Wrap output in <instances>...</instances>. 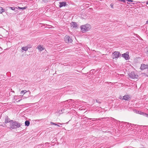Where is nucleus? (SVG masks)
Instances as JSON below:
<instances>
[{"mask_svg":"<svg viewBox=\"0 0 148 148\" xmlns=\"http://www.w3.org/2000/svg\"><path fill=\"white\" fill-rule=\"evenodd\" d=\"M88 119V118L86 117H84V119H85V121H86V120H87V119Z\"/></svg>","mask_w":148,"mask_h":148,"instance_id":"29","label":"nucleus"},{"mask_svg":"<svg viewBox=\"0 0 148 148\" xmlns=\"http://www.w3.org/2000/svg\"><path fill=\"white\" fill-rule=\"evenodd\" d=\"M12 122H13L12 120H10V119H9L8 116H7V117L5 119V123H8L9 122H10V123H12Z\"/></svg>","mask_w":148,"mask_h":148,"instance_id":"10","label":"nucleus"},{"mask_svg":"<svg viewBox=\"0 0 148 148\" xmlns=\"http://www.w3.org/2000/svg\"><path fill=\"white\" fill-rule=\"evenodd\" d=\"M4 11L5 9L0 7V14L2 13V12H4Z\"/></svg>","mask_w":148,"mask_h":148,"instance_id":"16","label":"nucleus"},{"mask_svg":"<svg viewBox=\"0 0 148 148\" xmlns=\"http://www.w3.org/2000/svg\"><path fill=\"white\" fill-rule=\"evenodd\" d=\"M128 54L129 52H127L126 53L122 54V56L124 58L125 60H128L130 58Z\"/></svg>","mask_w":148,"mask_h":148,"instance_id":"6","label":"nucleus"},{"mask_svg":"<svg viewBox=\"0 0 148 148\" xmlns=\"http://www.w3.org/2000/svg\"><path fill=\"white\" fill-rule=\"evenodd\" d=\"M58 127H60V126L59 125H58Z\"/></svg>","mask_w":148,"mask_h":148,"instance_id":"39","label":"nucleus"},{"mask_svg":"<svg viewBox=\"0 0 148 148\" xmlns=\"http://www.w3.org/2000/svg\"><path fill=\"white\" fill-rule=\"evenodd\" d=\"M88 119H89V120H91V118H88Z\"/></svg>","mask_w":148,"mask_h":148,"instance_id":"36","label":"nucleus"},{"mask_svg":"<svg viewBox=\"0 0 148 148\" xmlns=\"http://www.w3.org/2000/svg\"><path fill=\"white\" fill-rule=\"evenodd\" d=\"M125 123H127V125H134V126H136V125H134V124H132L131 123H129L125 122Z\"/></svg>","mask_w":148,"mask_h":148,"instance_id":"21","label":"nucleus"},{"mask_svg":"<svg viewBox=\"0 0 148 148\" xmlns=\"http://www.w3.org/2000/svg\"><path fill=\"white\" fill-rule=\"evenodd\" d=\"M50 124L52 125H56V123H54L53 122H50Z\"/></svg>","mask_w":148,"mask_h":148,"instance_id":"20","label":"nucleus"},{"mask_svg":"<svg viewBox=\"0 0 148 148\" xmlns=\"http://www.w3.org/2000/svg\"><path fill=\"white\" fill-rule=\"evenodd\" d=\"M94 71V70H91L90 71V73H91V71H92V72H93V71Z\"/></svg>","mask_w":148,"mask_h":148,"instance_id":"31","label":"nucleus"},{"mask_svg":"<svg viewBox=\"0 0 148 148\" xmlns=\"http://www.w3.org/2000/svg\"><path fill=\"white\" fill-rule=\"evenodd\" d=\"M128 75L130 78L132 79L137 78L138 77V75L135 74L133 71L132 72L130 73H129V74Z\"/></svg>","mask_w":148,"mask_h":148,"instance_id":"5","label":"nucleus"},{"mask_svg":"<svg viewBox=\"0 0 148 148\" xmlns=\"http://www.w3.org/2000/svg\"><path fill=\"white\" fill-rule=\"evenodd\" d=\"M40 51H41L44 49V48L40 45H38L37 47Z\"/></svg>","mask_w":148,"mask_h":148,"instance_id":"12","label":"nucleus"},{"mask_svg":"<svg viewBox=\"0 0 148 148\" xmlns=\"http://www.w3.org/2000/svg\"><path fill=\"white\" fill-rule=\"evenodd\" d=\"M72 99H69V100H67V101H65V102H67L68 101H69V102H70V101H72Z\"/></svg>","mask_w":148,"mask_h":148,"instance_id":"26","label":"nucleus"},{"mask_svg":"<svg viewBox=\"0 0 148 148\" xmlns=\"http://www.w3.org/2000/svg\"><path fill=\"white\" fill-rule=\"evenodd\" d=\"M60 5L59 7L60 8H61L62 7H65L66 5H67V4L65 1H63L62 2H60L59 3Z\"/></svg>","mask_w":148,"mask_h":148,"instance_id":"7","label":"nucleus"},{"mask_svg":"<svg viewBox=\"0 0 148 148\" xmlns=\"http://www.w3.org/2000/svg\"><path fill=\"white\" fill-rule=\"evenodd\" d=\"M121 56V54L119 51H115L113 53V58H118Z\"/></svg>","mask_w":148,"mask_h":148,"instance_id":"4","label":"nucleus"},{"mask_svg":"<svg viewBox=\"0 0 148 148\" xmlns=\"http://www.w3.org/2000/svg\"><path fill=\"white\" fill-rule=\"evenodd\" d=\"M134 111L135 112H136V113H138L139 114H143V115L144 114H145L144 112H141V111H137L136 110H134Z\"/></svg>","mask_w":148,"mask_h":148,"instance_id":"13","label":"nucleus"},{"mask_svg":"<svg viewBox=\"0 0 148 148\" xmlns=\"http://www.w3.org/2000/svg\"><path fill=\"white\" fill-rule=\"evenodd\" d=\"M146 4H148V1H147V3H146Z\"/></svg>","mask_w":148,"mask_h":148,"instance_id":"35","label":"nucleus"},{"mask_svg":"<svg viewBox=\"0 0 148 148\" xmlns=\"http://www.w3.org/2000/svg\"><path fill=\"white\" fill-rule=\"evenodd\" d=\"M29 48V47L27 46H26V47H22L21 48V49L22 50L25 51H26Z\"/></svg>","mask_w":148,"mask_h":148,"instance_id":"14","label":"nucleus"},{"mask_svg":"<svg viewBox=\"0 0 148 148\" xmlns=\"http://www.w3.org/2000/svg\"><path fill=\"white\" fill-rule=\"evenodd\" d=\"M64 109H62L60 111L59 110V112L60 114H62V113L63 112H64Z\"/></svg>","mask_w":148,"mask_h":148,"instance_id":"19","label":"nucleus"},{"mask_svg":"<svg viewBox=\"0 0 148 148\" xmlns=\"http://www.w3.org/2000/svg\"><path fill=\"white\" fill-rule=\"evenodd\" d=\"M113 5H114V4L113 3H111L110 4V6H111V8L112 9L114 8Z\"/></svg>","mask_w":148,"mask_h":148,"instance_id":"24","label":"nucleus"},{"mask_svg":"<svg viewBox=\"0 0 148 148\" xmlns=\"http://www.w3.org/2000/svg\"><path fill=\"white\" fill-rule=\"evenodd\" d=\"M146 148L145 147H141V148Z\"/></svg>","mask_w":148,"mask_h":148,"instance_id":"38","label":"nucleus"},{"mask_svg":"<svg viewBox=\"0 0 148 148\" xmlns=\"http://www.w3.org/2000/svg\"><path fill=\"white\" fill-rule=\"evenodd\" d=\"M143 115H145L146 117H148V114L146 113H145Z\"/></svg>","mask_w":148,"mask_h":148,"instance_id":"28","label":"nucleus"},{"mask_svg":"<svg viewBox=\"0 0 148 148\" xmlns=\"http://www.w3.org/2000/svg\"><path fill=\"white\" fill-rule=\"evenodd\" d=\"M81 30L82 32H84L88 31L91 29V25L89 24L82 25L81 26Z\"/></svg>","mask_w":148,"mask_h":148,"instance_id":"2","label":"nucleus"},{"mask_svg":"<svg viewBox=\"0 0 148 148\" xmlns=\"http://www.w3.org/2000/svg\"><path fill=\"white\" fill-rule=\"evenodd\" d=\"M68 105H70V104H68Z\"/></svg>","mask_w":148,"mask_h":148,"instance_id":"45","label":"nucleus"},{"mask_svg":"<svg viewBox=\"0 0 148 148\" xmlns=\"http://www.w3.org/2000/svg\"><path fill=\"white\" fill-rule=\"evenodd\" d=\"M130 97L129 95H125L123 97L122 100H124L125 101H128L130 100Z\"/></svg>","mask_w":148,"mask_h":148,"instance_id":"9","label":"nucleus"},{"mask_svg":"<svg viewBox=\"0 0 148 148\" xmlns=\"http://www.w3.org/2000/svg\"><path fill=\"white\" fill-rule=\"evenodd\" d=\"M133 4H134V3H133Z\"/></svg>","mask_w":148,"mask_h":148,"instance_id":"43","label":"nucleus"},{"mask_svg":"<svg viewBox=\"0 0 148 148\" xmlns=\"http://www.w3.org/2000/svg\"><path fill=\"white\" fill-rule=\"evenodd\" d=\"M119 1H121L123 2H125V0H117L116 1L118 2Z\"/></svg>","mask_w":148,"mask_h":148,"instance_id":"25","label":"nucleus"},{"mask_svg":"<svg viewBox=\"0 0 148 148\" xmlns=\"http://www.w3.org/2000/svg\"><path fill=\"white\" fill-rule=\"evenodd\" d=\"M21 124L19 123L18 122L14 121L13 120V122L10 123V129H15L17 128H19L20 127Z\"/></svg>","mask_w":148,"mask_h":148,"instance_id":"1","label":"nucleus"},{"mask_svg":"<svg viewBox=\"0 0 148 148\" xmlns=\"http://www.w3.org/2000/svg\"><path fill=\"white\" fill-rule=\"evenodd\" d=\"M64 41L66 43H71L73 41L72 39L68 35H66L64 38Z\"/></svg>","mask_w":148,"mask_h":148,"instance_id":"3","label":"nucleus"},{"mask_svg":"<svg viewBox=\"0 0 148 148\" xmlns=\"http://www.w3.org/2000/svg\"><path fill=\"white\" fill-rule=\"evenodd\" d=\"M59 124H60V125H61V123H59Z\"/></svg>","mask_w":148,"mask_h":148,"instance_id":"42","label":"nucleus"},{"mask_svg":"<svg viewBox=\"0 0 148 148\" xmlns=\"http://www.w3.org/2000/svg\"><path fill=\"white\" fill-rule=\"evenodd\" d=\"M126 0L129 2H133L134 1H133L132 0Z\"/></svg>","mask_w":148,"mask_h":148,"instance_id":"27","label":"nucleus"},{"mask_svg":"<svg viewBox=\"0 0 148 148\" xmlns=\"http://www.w3.org/2000/svg\"><path fill=\"white\" fill-rule=\"evenodd\" d=\"M92 121H95V120H92Z\"/></svg>","mask_w":148,"mask_h":148,"instance_id":"37","label":"nucleus"},{"mask_svg":"<svg viewBox=\"0 0 148 148\" xmlns=\"http://www.w3.org/2000/svg\"><path fill=\"white\" fill-rule=\"evenodd\" d=\"M30 124L29 121H26L25 122V125L27 126L29 125Z\"/></svg>","mask_w":148,"mask_h":148,"instance_id":"15","label":"nucleus"},{"mask_svg":"<svg viewBox=\"0 0 148 148\" xmlns=\"http://www.w3.org/2000/svg\"><path fill=\"white\" fill-rule=\"evenodd\" d=\"M71 25L73 28H78L77 24L76 22H72L71 23Z\"/></svg>","mask_w":148,"mask_h":148,"instance_id":"11","label":"nucleus"},{"mask_svg":"<svg viewBox=\"0 0 148 148\" xmlns=\"http://www.w3.org/2000/svg\"><path fill=\"white\" fill-rule=\"evenodd\" d=\"M18 7V8L19 9H21L22 10H24L25 9L27 8L26 7H22V8L20 7Z\"/></svg>","mask_w":148,"mask_h":148,"instance_id":"18","label":"nucleus"},{"mask_svg":"<svg viewBox=\"0 0 148 148\" xmlns=\"http://www.w3.org/2000/svg\"><path fill=\"white\" fill-rule=\"evenodd\" d=\"M118 122H120V121H119Z\"/></svg>","mask_w":148,"mask_h":148,"instance_id":"44","label":"nucleus"},{"mask_svg":"<svg viewBox=\"0 0 148 148\" xmlns=\"http://www.w3.org/2000/svg\"><path fill=\"white\" fill-rule=\"evenodd\" d=\"M19 100L18 101H20V100Z\"/></svg>","mask_w":148,"mask_h":148,"instance_id":"40","label":"nucleus"},{"mask_svg":"<svg viewBox=\"0 0 148 148\" xmlns=\"http://www.w3.org/2000/svg\"><path fill=\"white\" fill-rule=\"evenodd\" d=\"M147 52H148V51H147Z\"/></svg>","mask_w":148,"mask_h":148,"instance_id":"46","label":"nucleus"},{"mask_svg":"<svg viewBox=\"0 0 148 148\" xmlns=\"http://www.w3.org/2000/svg\"><path fill=\"white\" fill-rule=\"evenodd\" d=\"M121 98H122V97L121 96H120V97H119V98L121 99Z\"/></svg>","mask_w":148,"mask_h":148,"instance_id":"32","label":"nucleus"},{"mask_svg":"<svg viewBox=\"0 0 148 148\" xmlns=\"http://www.w3.org/2000/svg\"><path fill=\"white\" fill-rule=\"evenodd\" d=\"M96 101L97 103H101V101H100L99 100H96Z\"/></svg>","mask_w":148,"mask_h":148,"instance_id":"23","label":"nucleus"},{"mask_svg":"<svg viewBox=\"0 0 148 148\" xmlns=\"http://www.w3.org/2000/svg\"><path fill=\"white\" fill-rule=\"evenodd\" d=\"M45 2H46L47 1V0H42Z\"/></svg>","mask_w":148,"mask_h":148,"instance_id":"30","label":"nucleus"},{"mask_svg":"<svg viewBox=\"0 0 148 148\" xmlns=\"http://www.w3.org/2000/svg\"><path fill=\"white\" fill-rule=\"evenodd\" d=\"M113 119L115 121H117V120H116L115 119Z\"/></svg>","mask_w":148,"mask_h":148,"instance_id":"34","label":"nucleus"},{"mask_svg":"<svg viewBox=\"0 0 148 148\" xmlns=\"http://www.w3.org/2000/svg\"><path fill=\"white\" fill-rule=\"evenodd\" d=\"M141 70H144L148 68V65L147 64H142L141 65L140 68Z\"/></svg>","mask_w":148,"mask_h":148,"instance_id":"8","label":"nucleus"},{"mask_svg":"<svg viewBox=\"0 0 148 148\" xmlns=\"http://www.w3.org/2000/svg\"><path fill=\"white\" fill-rule=\"evenodd\" d=\"M58 125L57 124H56V125H57L58 126Z\"/></svg>","mask_w":148,"mask_h":148,"instance_id":"41","label":"nucleus"},{"mask_svg":"<svg viewBox=\"0 0 148 148\" xmlns=\"http://www.w3.org/2000/svg\"><path fill=\"white\" fill-rule=\"evenodd\" d=\"M146 24H148V20L146 21Z\"/></svg>","mask_w":148,"mask_h":148,"instance_id":"33","label":"nucleus"},{"mask_svg":"<svg viewBox=\"0 0 148 148\" xmlns=\"http://www.w3.org/2000/svg\"><path fill=\"white\" fill-rule=\"evenodd\" d=\"M9 8L13 10H14L15 9V8L14 7H10Z\"/></svg>","mask_w":148,"mask_h":148,"instance_id":"22","label":"nucleus"},{"mask_svg":"<svg viewBox=\"0 0 148 148\" xmlns=\"http://www.w3.org/2000/svg\"><path fill=\"white\" fill-rule=\"evenodd\" d=\"M27 92V91H26V90H23L22 91H21V94L22 95V94H23V95H24V94L26 92Z\"/></svg>","mask_w":148,"mask_h":148,"instance_id":"17","label":"nucleus"},{"mask_svg":"<svg viewBox=\"0 0 148 148\" xmlns=\"http://www.w3.org/2000/svg\"><path fill=\"white\" fill-rule=\"evenodd\" d=\"M0 48H1L0 47Z\"/></svg>","mask_w":148,"mask_h":148,"instance_id":"47","label":"nucleus"}]
</instances>
